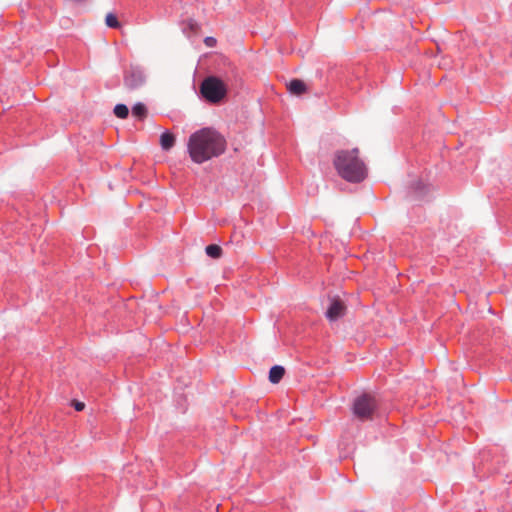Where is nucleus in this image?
Here are the masks:
<instances>
[{
    "label": "nucleus",
    "mask_w": 512,
    "mask_h": 512,
    "mask_svg": "<svg viewBox=\"0 0 512 512\" xmlns=\"http://www.w3.org/2000/svg\"><path fill=\"white\" fill-rule=\"evenodd\" d=\"M114 114L118 118L125 119L129 114L128 107L124 104H117L114 107Z\"/></svg>",
    "instance_id": "12"
},
{
    "label": "nucleus",
    "mask_w": 512,
    "mask_h": 512,
    "mask_svg": "<svg viewBox=\"0 0 512 512\" xmlns=\"http://www.w3.org/2000/svg\"><path fill=\"white\" fill-rule=\"evenodd\" d=\"M289 92L293 95H301L306 92V84L300 79H293L287 84Z\"/></svg>",
    "instance_id": "7"
},
{
    "label": "nucleus",
    "mask_w": 512,
    "mask_h": 512,
    "mask_svg": "<svg viewBox=\"0 0 512 512\" xmlns=\"http://www.w3.org/2000/svg\"><path fill=\"white\" fill-rule=\"evenodd\" d=\"M346 313V305L340 298H333L330 306L326 311V317L330 321H335L344 316Z\"/></svg>",
    "instance_id": "6"
},
{
    "label": "nucleus",
    "mask_w": 512,
    "mask_h": 512,
    "mask_svg": "<svg viewBox=\"0 0 512 512\" xmlns=\"http://www.w3.org/2000/svg\"><path fill=\"white\" fill-rule=\"evenodd\" d=\"M376 409V401L375 399L367 394H363L357 397L353 404V413L354 415L361 419L366 420L370 419Z\"/></svg>",
    "instance_id": "4"
},
{
    "label": "nucleus",
    "mask_w": 512,
    "mask_h": 512,
    "mask_svg": "<svg viewBox=\"0 0 512 512\" xmlns=\"http://www.w3.org/2000/svg\"><path fill=\"white\" fill-rule=\"evenodd\" d=\"M187 148L192 161L201 164L221 155L226 149V141L216 130L202 128L190 135Z\"/></svg>",
    "instance_id": "1"
},
{
    "label": "nucleus",
    "mask_w": 512,
    "mask_h": 512,
    "mask_svg": "<svg viewBox=\"0 0 512 512\" xmlns=\"http://www.w3.org/2000/svg\"><path fill=\"white\" fill-rule=\"evenodd\" d=\"M73 406L77 411H82L85 407V404L83 402L73 401Z\"/></svg>",
    "instance_id": "14"
},
{
    "label": "nucleus",
    "mask_w": 512,
    "mask_h": 512,
    "mask_svg": "<svg viewBox=\"0 0 512 512\" xmlns=\"http://www.w3.org/2000/svg\"><path fill=\"white\" fill-rule=\"evenodd\" d=\"M206 253L211 258H219L222 255V248L219 245L211 244L206 247Z\"/></svg>",
    "instance_id": "11"
},
{
    "label": "nucleus",
    "mask_w": 512,
    "mask_h": 512,
    "mask_svg": "<svg viewBox=\"0 0 512 512\" xmlns=\"http://www.w3.org/2000/svg\"><path fill=\"white\" fill-rule=\"evenodd\" d=\"M132 114H133V116H135V117H137V118L142 120V119H144L147 116V109H146L144 104L137 103L132 108Z\"/></svg>",
    "instance_id": "10"
},
{
    "label": "nucleus",
    "mask_w": 512,
    "mask_h": 512,
    "mask_svg": "<svg viewBox=\"0 0 512 512\" xmlns=\"http://www.w3.org/2000/svg\"><path fill=\"white\" fill-rule=\"evenodd\" d=\"M145 83L143 70L139 67L131 66L124 75V85L129 90H137Z\"/></svg>",
    "instance_id": "5"
},
{
    "label": "nucleus",
    "mask_w": 512,
    "mask_h": 512,
    "mask_svg": "<svg viewBox=\"0 0 512 512\" xmlns=\"http://www.w3.org/2000/svg\"><path fill=\"white\" fill-rule=\"evenodd\" d=\"M176 142L175 135L169 131H166L160 136V146L163 150H170Z\"/></svg>",
    "instance_id": "8"
},
{
    "label": "nucleus",
    "mask_w": 512,
    "mask_h": 512,
    "mask_svg": "<svg viewBox=\"0 0 512 512\" xmlns=\"http://www.w3.org/2000/svg\"><path fill=\"white\" fill-rule=\"evenodd\" d=\"M333 164L339 176L348 182L358 183L367 176V167L359 158L357 148L337 151Z\"/></svg>",
    "instance_id": "2"
},
{
    "label": "nucleus",
    "mask_w": 512,
    "mask_h": 512,
    "mask_svg": "<svg viewBox=\"0 0 512 512\" xmlns=\"http://www.w3.org/2000/svg\"><path fill=\"white\" fill-rule=\"evenodd\" d=\"M203 98L210 103H219L227 93L226 85L217 77L210 76L200 86Z\"/></svg>",
    "instance_id": "3"
},
{
    "label": "nucleus",
    "mask_w": 512,
    "mask_h": 512,
    "mask_svg": "<svg viewBox=\"0 0 512 512\" xmlns=\"http://www.w3.org/2000/svg\"><path fill=\"white\" fill-rule=\"evenodd\" d=\"M284 374V367L280 365H275L269 371V381L273 384H277L283 378Z\"/></svg>",
    "instance_id": "9"
},
{
    "label": "nucleus",
    "mask_w": 512,
    "mask_h": 512,
    "mask_svg": "<svg viewBox=\"0 0 512 512\" xmlns=\"http://www.w3.org/2000/svg\"><path fill=\"white\" fill-rule=\"evenodd\" d=\"M105 24L110 28H120L121 24L117 19V16L113 13H108L105 17Z\"/></svg>",
    "instance_id": "13"
},
{
    "label": "nucleus",
    "mask_w": 512,
    "mask_h": 512,
    "mask_svg": "<svg viewBox=\"0 0 512 512\" xmlns=\"http://www.w3.org/2000/svg\"><path fill=\"white\" fill-rule=\"evenodd\" d=\"M215 43H216V40H215L214 38H212V37H207V38L205 39V44H206L207 46H209V47L214 46V45H215Z\"/></svg>",
    "instance_id": "15"
}]
</instances>
